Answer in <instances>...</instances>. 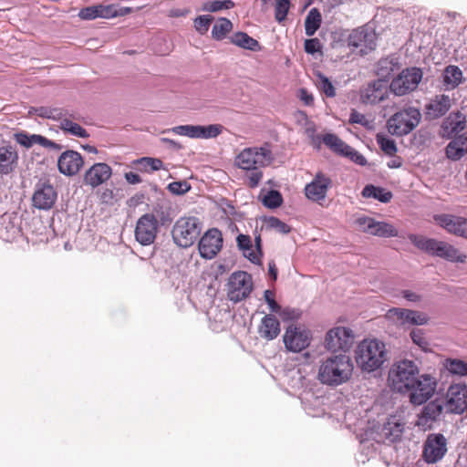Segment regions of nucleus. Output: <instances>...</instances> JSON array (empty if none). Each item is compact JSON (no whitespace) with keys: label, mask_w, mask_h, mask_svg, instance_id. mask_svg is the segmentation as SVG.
Returning <instances> with one entry per match:
<instances>
[{"label":"nucleus","mask_w":467,"mask_h":467,"mask_svg":"<svg viewBox=\"0 0 467 467\" xmlns=\"http://www.w3.org/2000/svg\"><path fill=\"white\" fill-rule=\"evenodd\" d=\"M349 122L360 124V125L366 127L367 129L373 128L372 121L368 120L365 115H363L356 110H352V112L350 113Z\"/></svg>","instance_id":"nucleus-56"},{"label":"nucleus","mask_w":467,"mask_h":467,"mask_svg":"<svg viewBox=\"0 0 467 467\" xmlns=\"http://www.w3.org/2000/svg\"><path fill=\"white\" fill-rule=\"evenodd\" d=\"M57 198L55 188L47 182H38L32 197L34 207L38 210H49L53 207Z\"/></svg>","instance_id":"nucleus-19"},{"label":"nucleus","mask_w":467,"mask_h":467,"mask_svg":"<svg viewBox=\"0 0 467 467\" xmlns=\"http://www.w3.org/2000/svg\"><path fill=\"white\" fill-rule=\"evenodd\" d=\"M354 365L345 354L330 355L319 361L317 379L328 387H337L352 378Z\"/></svg>","instance_id":"nucleus-2"},{"label":"nucleus","mask_w":467,"mask_h":467,"mask_svg":"<svg viewBox=\"0 0 467 467\" xmlns=\"http://www.w3.org/2000/svg\"><path fill=\"white\" fill-rule=\"evenodd\" d=\"M445 90H451L459 87L464 81L462 69L454 65L447 66L442 73Z\"/></svg>","instance_id":"nucleus-34"},{"label":"nucleus","mask_w":467,"mask_h":467,"mask_svg":"<svg viewBox=\"0 0 467 467\" xmlns=\"http://www.w3.org/2000/svg\"><path fill=\"white\" fill-rule=\"evenodd\" d=\"M213 19V16L208 15L197 16L193 22L195 30L201 35L206 34L210 28Z\"/></svg>","instance_id":"nucleus-54"},{"label":"nucleus","mask_w":467,"mask_h":467,"mask_svg":"<svg viewBox=\"0 0 467 467\" xmlns=\"http://www.w3.org/2000/svg\"><path fill=\"white\" fill-rule=\"evenodd\" d=\"M289 8H290V1L289 0H275V20L279 23L285 20Z\"/></svg>","instance_id":"nucleus-53"},{"label":"nucleus","mask_w":467,"mask_h":467,"mask_svg":"<svg viewBox=\"0 0 467 467\" xmlns=\"http://www.w3.org/2000/svg\"><path fill=\"white\" fill-rule=\"evenodd\" d=\"M389 333L399 335L405 333L409 328V311L403 308L393 307L385 315Z\"/></svg>","instance_id":"nucleus-21"},{"label":"nucleus","mask_w":467,"mask_h":467,"mask_svg":"<svg viewBox=\"0 0 467 467\" xmlns=\"http://www.w3.org/2000/svg\"><path fill=\"white\" fill-rule=\"evenodd\" d=\"M388 93L387 84L381 80H376L363 92V101L369 104H377L384 100Z\"/></svg>","instance_id":"nucleus-30"},{"label":"nucleus","mask_w":467,"mask_h":467,"mask_svg":"<svg viewBox=\"0 0 467 467\" xmlns=\"http://www.w3.org/2000/svg\"><path fill=\"white\" fill-rule=\"evenodd\" d=\"M275 160L271 145L265 143L261 146L248 147L242 150L234 160V164L249 172L248 185L255 188L263 178L262 169L270 166Z\"/></svg>","instance_id":"nucleus-1"},{"label":"nucleus","mask_w":467,"mask_h":467,"mask_svg":"<svg viewBox=\"0 0 467 467\" xmlns=\"http://www.w3.org/2000/svg\"><path fill=\"white\" fill-rule=\"evenodd\" d=\"M15 140L25 148H31L35 144H39L44 148L60 150V145L38 134H28L21 131L14 134Z\"/></svg>","instance_id":"nucleus-27"},{"label":"nucleus","mask_w":467,"mask_h":467,"mask_svg":"<svg viewBox=\"0 0 467 467\" xmlns=\"http://www.w3.org/2000/svg\"><path fill=\"white\" fill-rule=\"evenodd\" d=\"M60 128L70 133L73 136L78 138H87L88 136L87 130L83 129L79 124L73 122L70 119H64L60 122Z\"/></svg>","instance_id":"nucleus-47"},{"label":"nucleus","mask_w":467,"mask_h":467,"mask_svg":"<svg viewBox=\"0 0 467 467\" xmlns=\"http://www.w3.org/2000/svg\"><path fill=\"white\" fill-rule=\"evenodd\" d=\"M434 220L448 233L467 238V219L452 214H438Z\"/></svg>","instance_id":"nucleus-23"},{"label":"nucleus","mask_w":467,"mask_h":467,"mask_svg":"<svg viewBox=\"0 0 467 467\" xmlns=\"http://www.w3.org/2000/svg\"><path fill=\"white\" fill-rule=\"evenodd\" d=\"M389 384L392 390L405 393L409 390V360L394 361L389 371Z\"/></svg>","instance_id":"nucleus-12"},{"label":"nucleus","mask_w":467,"mask_h":467,"mask_svg":"<svg viewBox=\"0 0 467 467\" xmlns=\"http://www.w3.org/2000/svg\"><path fill=\"white\" fill-rule=\"evenodd\" d=\"M191 189L190 184L185 181L173 182L168 185V190L177 195L188 192Z\"/></svg>","instance_id":"nucleus-55"},{"label":"nucleus","mask_w":467,"mask_h":467,"mask_svg":"<svg viewBox=\"0 0 467 467\" xmlns=\"http://www.w3.org/2000/svg\"><path fill=\"white\" fill-rule=\"evenodd\" d=\"M237 245L242 250L244 257L248 258L252 263L257 261V253L254 249L251 237L246 234H239L236 238Z\"/></svg>","instance_id":"nucleus-40"},{"label":"nucleus","mask_w":467,"mask_h":467,"mask_svg":"<svg viewBox=\"0 0 467 467\" xmlns=\"http://www.w3.org/2000/svg\"><path fill=\"white\" fill-rule=\"evenodd\" d=\"M265 224L267 229L275 230L280 234H287L290 227L276 217L271 216L265 219Z\"/></svg>","instance_id":"nucleus-52"},{"label":"nucleus","mask_w":467,"mask_h":467,"mask_svg":"<svg viewBox=\"0 0 467 467\" xmlns=\"http://www.w3.org/2000/svg\"><path fill=\"white\" fill-rule=\"evenodd\" d=\"M83 159L81 155L74 150H67L63 152L57 161L58 170L61 173L72 176L78 172L83 166Z\"/></svg>","instance_id":"nucleus-26"},{"label":"nucleus","mask_w":467,"mask_h":467,"mask_svg":"<svg viewBox=\"0 0 467 467\" xmlns=\"http://www.w3.org/2000/svg\"><path fill=\"white\" fill-rule=\"evenodd\" d=\"M443 406L438 400H433L425 404L416 414L415 427L420 431H426L432 429L434 423L439 420Z\"/></svg>","instance_id":"nucleus-14"},{"label":"nucleus","mask_w":467,"mask_h":467,"mask_svg":"<svg viewBox=\"0 0 467 467\" xmlns=\"http://www.w3.org/2000/svg\"><path fill=\"white\" fill-rule=\"evenodd\" d=\"M410 339L423 352L431 351L429 340L425 337L424 332L420 328L410 329Z\"/></svg>","instance_id":"nucleus-48"},{"label":"nucleus","mask_w":467,"mask_h":467,"mask_svg":"<svg viewBox=\"0 0 467 467\" xmlns=\"http://www.w3.org/2000/svg\"><path fill=\"white\" fill-rule=\"evenodd\" d=\"M358 226L365 233L379 237H390L398 234L397 230L389 223L375 221L369 217L357 219Z\"/></svg>","instance_id":"nucleus-20"},{"label":"nucleus","mask_w":467,"mask_h":467,"mask_svg":"<svg viewBox=\"0 0 467 467\" xmlns=\"http://www.w3.org/2000/svg\"><path fill=\"white\" fill-rule=\"evenodd\" d=\"M321 25V14L317 8H312L305 19L306 35L312 36Z\"/></svg>","instance_id":"nucleus-41"},{"label":"nucleus","mask_w":467,"mask_h":467,"mask_svg":"<svg viewBox=\"0 0 467 467\" xmlns=\"http://www.w3.org/2000/svg\"><path fill=\"white\" fill-rule=\"evenodd\" d=\"M35 112L37 116L47 119H56L59 115L57 109H51L44 107L35 109Z\"/></svg>","instance_id":"nucleus-61"},{"label":"nucleus","mask_w":467,"mask_h":467,"mask_svg":"<svg viewBox=\"0 0 467 467\" xmlns=\"http://www.w3.org/2000/svg\"><path fill=\"white\" fill-rule=\"evenodd\" d=\"M19 155L16 146L10 143L0 146V175L13 173L18 164Z\"/></svg>","instance_id":"nucleus-25"},{"label":"nucleus","mask_w":467,"mask_h":467,"mask_svg":"<svg viewBox=\"0 0 467 467\" xmlns=\"http://www.w3.org/2000/svg\"><path fill=\"white\" fill-rule=\"evenodd\" d=\"M253 290L252 276L244 271L233 273L227 283V296L231 301L240 302Z\"/></svg>","instance_id":"nucleus-8"},{"label":"nucleus","mask_w":467,"mask_h":467,"mask_svg":"<svg viewBox=\"0 0 467 467\" xmlns=\"http://www.w3.org/2000/svg\"><path fill=\"white\" fill-rule=\"evenodd\" d=\"M258 333L262 338L266 340H273L277 337L280 333L278 319L273 315L265 316L259 325Z\"/></svg>","instance_id":"nucleus-31"},{"label":"nucleus","mask_w":467,"mask_h":467,"mask_svg":"<svg viewBox=\"0 0 467 467\" xmlns=\"http://www.w3.org/2000/svg\"><path fill=\"white\" fill-rule=\"evenodd\" d=\"M390 90L397 96H403L409 91V67L401 69L397 77L393 78Z\"/></svg>","instance_id":"nucleus-35"},{"label":"nucleus","mask_w":467,"mask_h":467,"mask_svg":"<svg viewBox=\"0 0 467 467\" xmlns=\"http://www.w3.org/2000/svg\"><path fill=\"white\" fill-rule=\"evenodd\" d=\"M116 16V11L110 5H93L82 8L78 16L84 20L95 19L97 17L109 18Z\"/></svg>","instance_id":"nucleus-33"},{"label":"nucleus","mask_w":467,"mask_h":467,"mask_svg":"<svg viewBox=\"0 0 467 467\" xmlns=\"http://www.w3.org/2000/svg\"><path fill=\"white\" fill-rule=\"evenodd\" d=\"M264 297L271 312L277 313L280 311L281 307L275 300L274 293L271 290H265L264 293Z\"/></svg>","instance_id":"nucleus-60"},{"label":"nucleus","mask_w":467,"mask_h":467,"mask_svg":"<svg viewBox=\"0 0 467 467\" xmlns=\"http://www.w3.org/2000/svg\"><path fill=\"white\" fill-rule=\"evenodd\" d=\"M223 246V236L219 230H208L200 239L198 249L200 255L205 259H213Z\"/></svg>","instance_id":"nucleus-17"},{"label":"nucleus","mask_w":467,"mask_h":467,"mask_svg":"<svg viewBox=\"0 0 467 467\" xmlns=\"http://www.w3.org/2000/svg\"><path fill=\"white\" fill-rule=\"evenodd\" d=\"M312 334L303 326L290 325L283 335L285 348L294 353L306 349L311 343Z\"/></svg>","instance_id":"nucleus-9"},{"label":"nucleus","mask_w":467,"mask_h":467,"mask_svg":"<svg viewBox=\"0 0 467 467\" xmlns=\"http://www.w3.org/2000/svg\"><path fill=\"white\" fill-rule=\"evenodd\" d=\"M135 163L139 165L140 170L145 172H152L162 169L163 163L160 159L142 157L135 161Z\"/></svg>","instance_id":"nucleus-45"},{"label":"nucleus","mask_w":467,"mask_h":467,"mask_svg":"<svg viewBox=\"0 0 467 467\" xmlns=\"http://www.w3.org/2000/svg\"><path fill=\"white\" fill-rule=\"evenodd\" d=\"M465 116L460 111L451 113L443 123V128L450 133H458L465 129Z\"/></svg>","instance_id":"nucleus-36"},{"label":"nucleus","mask_w":467,"mask_h":467,"mask_svg":"<svg viewBox=\"0 0 467 467\" xmlns=\"http://www.w3.org/2000/svg\"><path fill=\"white\" fill-rule=\"evenodd\" d=\"M173 133L186 136L192 139H212L219 136L223 131L220 124L201 125H180L171 130Z\"/></svg>","instance_id":"nucleus-13"},{"label":"nucleus","mask_w":467,"mask_h":467,"mask_svg":"<svg viewBox=\"0 0 467 467\" xmlns=\"http://www.w3.org/2000/svg\"><path fill=\"white\" fill-rule=\"evenodd\" d=\"M283 202V198L278 191H269L263 198V204L271 209L279 207Z\"/></svg>","instance_id":"nucleus-51"},{"label":"nucleus","mask_w":467,"mask_h":467,"mask_svg":"<svg viewBox=\"0 0 467 467\" xmlns=\"http://www.w3.org/2000/svg\"><path fill=\"white\" fill-rule=\"evenodd\" d=\"M404 425L400 423L395 417H391L382 427V435L389 441H395L402 433Z\"/></svg>","instance_id":"nucleus-38"},{"label":"nucleus","mask_w":467,"mask_h":467,"mask_svg":"<svg viewBox=\"0 0 467 467\" xmlns=\"http://www.w3.org/2000/svg\"><path fill=\"white\" fill-rule=\"evenodd\" d=\"M467 153V133L455 137L446 147V156L451 161H459Z\"/></svg>","instance_id":"nucleus-32"},{"label":"nucleus","mask_w":467,"mask_h":467,"mask_svg":"<svg viewBox=\"0 0 467 467\" xmlns=\"http://www.w3.org/2000/svg\"><path fill=\"white\" fill-rule=\"evenodd\" d=\"M447 451L445 437L441 433L429 434L424 443L422 456L426 462L435 463L440 461Z\"/></svg>","instance_id":"nucleus-16"},{"label":"nucleus","mask_w":467,"mask_h":467,"mask_svg":"<svg viewBox=\"0 0 467 467\" xmlns=\"http://www.w3.org/2000/svg\"><path fill=\"white\" fill-rule=\"evenodd\" d=\"M420 116L419 109L410 108V131L420 123Z\"/></svg>","instance_id":"nucleus-63"},{"label":"nucleus","mask_w":467,"mask_h":467,"mask_svg":"<svg viewBox=\"0 0 467 467\" xmlns=\"http://www.w3.org/2000/svg\"><path fill=\"white\" fill-rule=\"evenodd\" d=\"M202 232V223L196 217H182L173 225L174 243L183 248L192 246Z\"/></svg>","instance_id":"nucleus-7"},{"label":"nucleus","mask_w":467,"mask_h":467,"mask_svg":"<svg viewBox=\"0 0 467 467\" xmlns=\"http://www.w3.org/2000/svg\"><path fill=\"white\" fill-rule=\"evenodd\" d=\"M348 47L351 52L365 56L374 50L377 46V34L370 24L352 29L347 37Z\"/></svg>","instance_id":"nucleus-6"},{"label":"nucleus","mask_w":467,"mask_h":467,"mask_svg":"<svg viewBox=\"0 0 467 467\" xmlns=\"http://www.w3.org/2000/svg\"><path fill=\"white\" fill-rule=\"evenodd\" d=\"M233 29V23L225 17L219 18L213 26L212 37L215 40H223Z\"/></svg>","instance_id":"nucleus-42"},{"label":"nucleus","mask_w":467,"mask_h":467,"mask_svg":"<svg viewBox=\"0 0 467 467\" xmlns=\"http://www.w3.org/2000/svg\"><path fill=\"white\" fill-rule=\"evenodd\" d=\"M421 78L422 71L418 67H410V85H414L413 88L410 87V90L416 88Z\"/></svg>","instance_id":"nucleus-62"},{"label":"nucleus","mask_w":467,"mask_h":467,"mask_svg":"<svg viewBox=\"0 0 467 467\" xmlns=\"http://www.w3.org/2000/svg\"><path fill=\"white\" fill-rule=\"evenodd\" d=\"M317 85L319 90L327 97L333 98L336 96V89L332 82L326 76L318 74Z\"/></svg>","instance_id":"nucleus-50"},{"label":"nucleus","mask_w":467,"mask_h":467,"mask_svg":"<svg viewBox=\"0 0 467 467\" xmlns=\"http://www.w3.org/2000/svg\"><path fill=\"white\" fill-rule=\"evenodd\" d=\"M234 6L232 0H213L202 4V10L204 12H218L221 10H228Z\"/></svg>","instance_id":"nucleus-46"},{"label":"nucleus","mask_w":467,"mask_h":467,"mask_svg":"<svg viewBox=\"0 0 467 467\" xmlns=\"http://www.w3.org/2000/svg\"><path fill=\"white\" fill-rule=\"evenodd\" d=\"M305 51L307 54L314 55L321 51V43L317 38H310L305 41Z\"/></svg>","instance_id":"nucleus-58"},{"label":"nucleus","mask_w":467,"mask_h":467,"mask_svg":"<svg viewBox=\"0 0 467 467\" xmlns=\"http://www.w3.org/2000/svg\"><path fill=\"white\" fill-rule=\"evenodd\" d=\"M400 64L397 58L387 57L380 59L377 65V80H381L387 84L388 79L400 71Z\"/></svg>","instance_id":"nucleus-29"},{"label":"nucleus","mask_w":467,"mask_h":467,"mask_svg":"<svg viewBox=\"0 0 467 467\" xmlns=\"http://www.w3.org/2000/svg\"><path fill=\"white\" fill-rule=\"evenodd\" d=\"M344 156L349 158L352 161L361 166H364L367 163L366 158L352 147H349V150H348Z\"/></svg>","instance_id":"nucleus-59"},{"label":"nucleus","mask_w":467,"mask_h":467,"mask_svg":"<svg viewBox=\"0 0 467 467\" xmlns=\"http://www.w3.org/2000/svg\"><path fill=\"white\" fill-rule=\"evenodd\" d=\"M232 43L249 50H256L259 47L257 40L249 36L246 33L238 32L232 36Z\"/></svg>","instance_id":"nucleus-43"},{"label":"nucleus","mask_w":467,"mask_h":467,"mask_svg":"<svg viewBox=\"0 0 467 467\" xmlns=\"http://www.w3.org/2000/svg\"><path fill=\"white\" fill-rule=\"evenodd\" d=\"M437 385L434 376L420 374L418 365L410 360V404H425L435 394Z\"/></svg>","instance_id":"nucleus-4"},{"label":"nucleus","mask_w":467,"mask_h":467,"mask_svg":"<svg viewBox=\"0 0 467 467\" xmlns=\"http://www.w3.org/2000/svg\"><path fill=\"white\" fill-rule=\"evenodd\" d=\"M299 99L307 106L311 105L314 101L312 94H310L306 89L301 88L299 89Z\"/></svg>","instance_id":"nucleus-64"},{"label":"nucleus","mask_w":467,"mask_h":467,"mask_svg":"<svg viewBox=\"0 0 467 467\" xmlns=\"http://www.w3.org/2000/svg\"><path fill=\"white\" fill-rule=\"evenodd\" d=\"M376 140L381 150L389 156H393L397 151V147L393 140L388 138L386 135L378 133Z\"/></svg>","instance_id":"nucleus-49"},{"label":"nucleus","mask_w":467,"mask_h":467,"mask_svg":"<svg viewBox=\"0 0 467 467\" xmlns=\"http://www.w3.org/2000/svg\"><path fill=\"white\" fill-rule=\"evenodd\" d=\"M331 187V179L322 172H317L314 179L306 185L305 194L310 201L320 202L326 199L327 191Z\"/></svg>","instance_id":"nucleus-18"},{"label":"nucleus","mask_w":467,"mask_h":467,"mask_svg":"<svg viewBox=\"0 0 467 467\" xmlns=\"http://www.w3.org/2000/svg\"><path fill=\"white\" fill-rule=\"evenodd\" d=\"M429 320L426 313L410 309V325L421 326L427 324Z\"/></svg>","instance_id":"nucleus-57"},{"label":"nucleus","mask_w":467,"mask_h":467,"mask_svg":"<svg viewBox=\"0 0 467 467\" xmlns=\"http://www.w3.org/2000/svg\"><path fill=\"white\" fill-rule=\"evenodd\" d=\"M353 337L350 328L335 327L327 332L324 346L329 351L348 350L352 346Z\"/></svg>","instance_id":"nucleus-11"},{"label":"nucleus","mask_w":467,"mask_h":467,"mask_svg":"<svg viewBox=\"0 0 467 467\" xmlns=\"http://www.w3.org/2000/svg\"><path fill=\"white\" fill-rule=\"evenodd\" d=\"M364 198H373L381 202H389L392 198V193L382 187L368 184L362 190Z\"/></svg>","instance_id":"nucleus-37"},{"label":"nucleus","mask_w":467,"mask_h":467,"mask_svg":"<svg viewBox=\"0 0 467 467\" xmlns=\"http://www.w3.org/2000/svg\"><path fill=\"white\" fill-rule=\"evenodd\" d=\"M410 242L419 249L447 261L453 263H466L467 254H461L453 245L436 239L423 236L410 235Z\"/></svg>","instance_id":"nucleus-5"},{"label":"nucleus","mask_w":467,"mask_h":467,"mask_svg":"<svg viewBox=\"0 0 467 467\" xmlns=\"http://www.w3.org/2000/svg\"><path fill=\"white\" fill-rule=\"evenodd\" d=\"M112 175V169L105 162L94 163L86 171L83 182L91 188H97L106 182Z\"/></svg>","instance_id":"nucleus-22"},{"label":"nucleus","mask_w":467,"mask_h":467,"mask_svg":"<svg viewBox=\"0 0 467 467\" xmlns=\"http://www.w3.org/2000/svg\"><path fill=\"white\" fill-rule=\"evenodd\" d=\"M159 232V222L152 213L140 216L135 227V238L142 245L152 244Z\"/></svg>","instance_id":"nucleus-10"},{"label":"nucleus","mask_w":467,"mask_h":467,"mask_svg":"<svg viewBox=\"0 0 467 467\" xmlns=\"http://www.w3.org/2000/svg\"><path fill=\"white\" fill-rule=\"evenodd\" d=\"M390 134L402 136L409 133V110L404 109L393 115L387 124Z\"/></svg>","instance_id":"nucleus-28"},{"label":"nucleus","mask_w":467,"mask_h":467,"mask_svg":"<svg viewBox=\"0 0 467 467\" xmlns=\"http://www.w3.org/2000/svg\"><path fill=\"white\" fill-rule=\"evenodd\" d=\"M451 107V99L445 94L436 95L425 105L424 115L429 120L444 116Z\"/></svg>","instance_id":"nucleus-24"},{"label":"nucleus","mask_w":467,"mask_h":467,"mask_svg":"<svg viewBox=\"0 0 467 467\" xmlns=\"http://www.w3.org/2000/svg\"><path fill=\"white\" fill-rule=\"evenodd\" d=\"M322 140L330 150L342 156H344L348 150H349L350 146L345 143L335 134H325L322 138Z\"/></svg>","instance_id":"nucleus-39"},{"label":"nucleus","mask_w":467,"mask_h":467,"mask_svg":"<svg viewBox=\"0 0 467 467\" xmlns=\"http://www.w3.org/2000/svg\"><path fill=\"white\" fill-rule=\"evenodd\" d=\"M446 410L451 413L461 414L467 410V386L452 384L446 393Z\"/></svg>","instance_id":"nucleus-15"},{"label":"nucleus","mask_w":467,"mask_h":467,"mask_svg":"<svg viewBox=\"0 0 467 467\" xmlns=\"http://www.w3.org/2000/svg\"><path fill=\"white\" fill-rule=\"evenodd\" d=\"M445 368L451 374L457 376H467V362L458 358H448L444 363Z\"/></svg>","instance_id":"nucleus-44"},{"label":"nucleus","mask_w":467,"mask_h":467,"mask_svg":"<svg viewBox=\"0 0 467 467\" xmlns=\"http://www.w3.org/2000/svg\"><path fill=\"white\" fill-rule=\"evenodd\" d=\"M355 360L362 371H376L388 360L386 345L377 338L364 339L356 348Z\"/></svg>","instance_id":"nucleus-3"}]
</instances>
